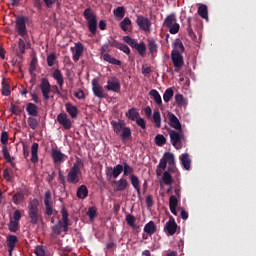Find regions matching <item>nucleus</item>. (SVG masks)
<instances>
[{
	"label": "nucleus",
	"instance_id": "nucleus-12",
	"mask_svg": "<svg viewBox=\"0 0 256 256\" xmlns=\"http://www.w3.org/2000/svg\"><path fill=\"white\" fill-rule=\"evenodd\" d=\"M15 29L18 35H20V37H25L27 35V24H26L25 16H21L17 18Z\"/></svg>",
	"mask_w": 256,
	"mask_h": 256
},
{
	"label": "nucleus",
	"instance_id": "nucleus-24",
	"mask_svg": "<svg viewBox=\"0 0 256 256\" xmlns=\"http://www.w3.org/2000/svg\"><path fill=\"white\" fill-rule=\"evenodd\" d=\"M31 163H39V143L34 142L31 146Z\"/></svg>",
	"mask_w": 256,
	"mask_h": 256
},
{
	"label": "nucleus",
	"instance_id": "nucleus-16",
	"mask_svg": "<svg viewBox=\"0 0 256 256\" xmlns=\"http://www.w3.org/2000/svg\"><path fill=\"white\" fill-rule=\"evenodd\" d=\"M57 121H58L59 125H61V127H63V129H66V131H69V129H71V127H73V122L71 121V119H69V116L67 115V113L58 114Z\"/></svg>",
	"mask_w": 256,
	"mask_h": 256
},
{
	"label": "nucleus",
	"instance_id": "nucleus-36",
	"mask_svg": "<svg viewBox=\"0 0 256 256\" xmlns=\"http://www.w3.org/2000/svg\"><path fill=\"white\" fill-rule=\"evenodd\" d=\"M174 49L172 51H178V53H185V46L183 45V42L181 39H176L173 43Z\"/></svg>",
	"mask_w": 256,
	"mask_h": 256
},
{
	"label": "nucleus",
	"instance_id": "nucleus-10",
	"mask_svg": "<svg viewBox=\"0 0 256 256\" xmlns=\"http://www.w3.org/2000/svg\"><path fill=\"white\" fill-rule=\"evenodd\" d=\"M169 135H170V142L173 145V147L175 149H181V147H183V144H181V141H183V134L176 130H170Z\"/></svg>",
	"mask_w": 256,
	"mask_h": 256
},
{
	"label": "nucleus",
	"instance_id": "nucleus-51",
	"mask_svg": "<svg viewBox=\"0 0 256 256\" xmlns=\"http://www.w3.org/2000/svg\"><path fill=\"white\" fill-rule=\"evenodd\" d=\"M58 181L60 185H63L64 187L67 185V178L65 177V174H63V170H61V167H58Z\"/></svg>",
	"mask_w": 256,
	"mask_h": 256
},
{
	"label": "nucleus",
	"instance_id": "nucleus-17",
	"mask_svg": "<svg viewBox=\"0 0 256 256\" xmlns=\"http://www.w3.org/2000/svg\"><path fill=\"white\" fill-rule=\"evenodd\" d=\"M107 91H112L113 93H119L121 91V83L117 78H111L107 81V85L105 86Z\"/></svg>",
	"mask_w": 256,
	"mask_h": 256
},
{
	"label": "nucleus",
	"instance_id": "nucleus-53",
	"mask_svg": "<svg viewBox=\"0 0 256 256\" xmlns=\"http://www.w3.org/2000/svg\"><path fill=\"white\" fill-rule=\"evenodd\" d=\"M8 229L11 233H17L19 231V222H15L14 220H10L8 224Z\"/></svg>",
	"mask_w": 256,
	"mask_h": 256
},
{
	"label": "nucleus",
	"instance_id": "nucleus-18",
	"mask_svg": "<svg viewBox=\"0 0 256 256\" xmlns=\"http://www.w3.org/2000/svg\"><path fill=\"white\" fill-rule=\"evenodd\" d=\"M112 185L114 187V191L116 192L125 191V189L129 187V182L125 178H120L119 180H114Z\"/></svg>",
	"mask_w": 256,
	"mask_h": 256
},
{
	"label": "nucleus",
	"instance_id": "nucleus-8",
	"mask_svg": "<svg viewBox=\"0 0 256 256\" xmlns=\"http://www.w3.org/2000/svg\"><path fill=\"white\" fill-rule=\"evenodd\" d=\"M123 173V165L122 164H117L116 166H108L105 169V175L107 181H111V179H117L119 175Z\"/></svg>",
	"mask_w": 256,
	"mask_h": 256
},
{
	"label": "nucleus",
	"instance_id": "nucleus-5",
	"mask_svg": "<svg viewBox=\"0 0 256 256\" xmlns=\"http://www.w3.org/2000/svg\"><path fill=\"white\" fill-rule=\"evenodd\" d=\"M123 41L127 43V45H129L132 49H136L140 57H145V53H147V45L145 42L142 41L137 43V41L131 36H123Z\"/></svg>",
	"mask_w": 256,
	"mask_h": 256
},
{
	"label": "nucleus",
	"instance_id": "nucleus-31",
	"mask_svg": "<svg viewBox=\"0 0 256 256\" xmlns=\"http://www.w3.org/2000/svg\"><path fill=\"white\" fill-rule=\"evenodd\" d=\"M144 233H147V235H155V233H157V225H155V222H148L144 226Z\"/></svg>",
	"mask_w": 256,
	"mask_h": 256
},
{
	"label": "nucleus",
	"instance_id": "nucleus-33",
	"mask_svg": "<svg viewBox=\"0 0 256 256\" xmlns=\"http://www.w3.org/2000/svg\"><path fill=\"white\" fill-rule=\"evenodd\" d=\"M126 117L130 121H137L139 117H141V114H139V111H137L135 108H131L126 112Z\"/></svg>",
	"mask_w": 256,
	"mask_h": 256
},
{
	"label": "nucleus",
	"instance_id": "nucleus-22",
	"mask_svg": "<svg viewBox=\"0 0 256 256\" xmlns=\"http://www.w3.org/2000/svg\"><path fill=\"white\" fill-rule=\"evenodd\" d=\"M168 118H169L170 126H172L173 129H176L177 131H183L181 122L179 121V118L175 116V114L168 113Z\"/></svg>",
	"mask_w": 256,
	"mask_h": 256
},
{
	"label": "nucleus",
	"instance_id": "nucleus-48",
	"mask_svg": "<svg viewBox=\"0 0 256 256\" xmlns=\"http://www.w3.org/2000/svg\"><path fill=\"white\" fill-rule=\"evenodd\" d=\"M25 199V195L21 192H17L13 197L12 201L15 205H19V203H23V200Z\"/></svg>",
	"mask_w": 256,
	"mask_h": 256
},
{
	"label": "nucleus",
	"instance_id": "nucleus-60",
	"mask_svg": "<svg viewBox=\"0 0 256 256\" xmlns=\"http://www.w3.org/2000/svg\"><path fill=\"white\" fill-rule=\"evenodd\" d=\"M0 141H1L2 145H4V146H6L7 143H9V134L6 131H3L1 133Z\"/></svg>",
	"mask_w": 256,
	"mask_h": 256
},
{
	"label": "nucleus",
	"instance_id": "nucleus-27",
	"mask_svg": "<svg viewBox=\"0 0 256 256\" xmlns=\"http://www.w3.org/2000/svg\"><path fill=\"white\" fill-rule=\"evenodd\" d=\"M65 107L68 115H70L72 119H77V115H79V110L77 109V106L71 103H66Z\"/></svg>",
	"mask_w": 256,
	"mask_h": 256
},
{
	"label": "nucleus",
	"instance_id": "nucleus-30",
	"mask_svg": "<svg viewBox=\"0 0 256 256\" xmlns=\"http://www.w3.org/2000/svg\"><path fill=\"white\" fill-rule=\"evenodd\" d=\"M26 111L31 117H37L39 115V107L31 102L26 105Z\"/></svg>",
	"mask_w": 256,
	"mask_h": 256
},
{
	"label": "nucleus",
	"instance_id": "nucleus-26",
	"mask_svg": "<svg viewBox=\"0 0 256 256\" xmlns=\"http://www.w3.org/2000/svg\"><path fill=\"white\" fill-rule=\"evenodd\" d=\"M84 47L83 44L78 42L75 44V49L73 50V61H79L81 55H83Z\"/></svg>",
	"mask_w": 256,
	"mask_h": 256
},
{
	"label": "nucleus",
	"instance_id": "nucleus-47",
	"mask_svg": "<svg viewBox=\"0 0 256 256\" xmlns=\"http://www.w3.org/2000/svg\"><path fill=\"white\" fill-rule=\"evenodd\" d=\"M155 143L158 147H163L167 143V138L163 134H158L155 136Z\"/></svg>",
	"mask_w": 256,
	"mask_h": 256
},
{
	"label": "nucleus",
	"instance_id": "nucleus-64",
	"mask_svg": "<svg viewBox=\"0 0 256 256\" xmlns=\"http://www.w3.org/2000/svg\"><path fill=\"white\" fill-rule=\"evenodd\" d=\"M136 125L141 127V129H147V122H145V119L141 118V116L136 120Z\"/></svg>",
	"mask_w": 256,
	"mask_h": 256
},
{
	"label": "nucleus",
	"instance_id": "nucleus-52",
	"mask_svg": "<svg viewBox=\"0 0 256 256\" xmlns=\"http://www.w3.org/2000/svg\"><path fill=\"white\" fill-rule=\"evenodd\" d=\"M46 62L48 67H53V65H55V63L57 62V56L55 55V53H50L47 56Z\"/></svg>",
	"mask_w": 256,
	"mask_h": 256
},
{
	"label": "nucleus",
	"instance_id": "nucleus-32",
	"mask_svg": "<svg viewBox=\"0 0 256 256\" xmlns=\"http://www.w3.org/2000/svg\"><path fill=\"white\" fill-rule=\"evenodd\" d=\"M76 195L78 199H87L89 195V190L87 189V186L81 185L80 187H78Z\"/></svg>",
	"mask_w": 256,
	"mask_h": 256
},
{
	"label": "nucleus",
	"instance_id": "nucleus-7",
	"mask_svg": "<svg viewBox=\"0 0 256 256\" xmlns=\"http://www.w3.org/2000/svg\"><path fill=\"white\" fill-rule=\"evenodd\" d=\"M163 27H167L171 35H177V33H179L180 26L179 23H177V17L175 14H170L165 18Z\"/></svg>",
	"mask_w": 256,
	"mask_h": 256
},
{
	"label": "nucleus",
	"instance_id": "nucleus-42",
	"mask_svg": "<svg viewBox=\"0 0 256 256\" xmlns=\"http://www.w3.org/2000/svg\"><path fill=\"white\" fill-rule=\"evenodd\" d=\"M153 122L155 123V127H157V129L161 128V112H159V110L154 111Z\"/></svg>",
	"mask_w": 256,
	"mask_h": 256
},
{
	"label": "nucleus",
	"instance_id": "nucleus-49",
	"mask_svg": "<svg viewBox=\"0 0 256 256\" xmlns=\"http://www.w3.org/2000/svg\"><path fill=\"white\" fill-rule=\"evenodd\" d=\"M162 181H163L164 185H172L173 177L171 176V174L169 172L165 171L162 176Z\"/></svg>",
	"mask_w": 256,
	"mask_h": 256
},
{
	"label": "nucleus",
	"instance_id": "nucleus-34",
	"mask_svg": "<svg viewBox=\"0 0 256 256\" xmlns=\"http://www.w3.org/2000/svg\"><path fill=\"white\" fill-rule=\"evenodd\" d=\"M122 167H123V176L124 177H129V175H133V173H135V169L129 165L127 162H123L122 163Z\"/></svg>",
	"mask_w": 256,
	"mask_h": 256
},
{
	"label": "nucleus",
	"instance_id": "nucleus-6",
	"mask_svg": "<svg viewBox=\"0 0 256 256\" xmlns=\"http://www.w3.org/2000/svg\"><path fill=\"white\" fill-rule=\"evenodd\" d=\"M109 52H111V46L109 45V42H108V43H105L100 49L101 57H103V60L106 61L107 63H110L111 65H118V67H121L122 65L121 60L113 58V56H111Z\"/></svg>",
	"mask_w": 256,
	"mask_h": 256
},
{
	"label": "nucleus",
	"instance_id": "nucleus-37",
	"mask_svg": "<svg viewBox=\"0 0 256 256\" xmlns=\"http://www.w3.org/2000/svg\"><path fill=\"white\" fill-rule=\"evenodd\" d=\"M149 95L153 97L155 103H157L158 105H163V100L161 99V94H159V91H157L156 89H152L150 90Z\"/></svg>",
	"mask_w": 256,
	"mask_h": 256
},
{
	"label": "nucleus",
	"instance_id": "nucleus-40",
	"mask_svg": "<svg viewBox=\"0 0 256 256\" xmlns=\"http://www.w3.org/2000/svg\"><path fill=\"white\" fill-rule=\"evenodd\" d=\"M198 15H200V17H202V19H208L209 18V12H208V9H207V5L201 4L198 7Z\"/></svg>",
	"mask_w": 256,
	"mask_h": 256
},
{
	"label": "nucleus",
	"instance_id": "nucleus-15",
	"mask_svg": "<svg viewBox=\"0 0 256 256\" xmlns=\"http://www.w3.org/2000/svg\"><path fill=\"white\" fill-rule=\"evenodd\" d=\"M39 87L44 101H49V94L51 93V83H49V80L42 78Z\"/></svg>",
	"mask_w": 256,
	"mask_h": 256
},
{
	"label": "nucleus",
	"instance_id": "nucleus-23",
	"mask_svg": "<svg viewBox=\"0 0 256 256\" xmlns=\"http://www.w3.org/2000/svg\"><path fill=\"white\" fill-rule=\"evenodd\" d=\"M19 239L15 235H8L7 245L9 256H13V250L15 249V244H17Z\"/></svg>",
	"mask_w": 256,
	"mask_h": 256
},
{
	"label": "nucleus",
	"instance_id": "nucleus-38",
	"mask_svg": "<svg viewBox=\"0 0 256 256\" xmlns=\"http://www.w3.org/2000/svg\"><path fill=\"white\" fill-rule=\"evenodd\" d=\"M132 22L131 19H129V17L124 18L120 23H119V27L120 29H122V31H129V27H131Z\"/></svg>",
	"mask_w": 256,
	"mask_h": 256
},
{
	"label": "nucleus",
	"instance_id": "nucleus-14",
	"mask_svg": "<svg viewBox=\"0 0 256 256\" xmlns=\"http://www.w3.org/2000/svg\"><path fill=\"white\" fill-rule=\"evenodd\" d=\"M92 91L94 93V96L98 97V99H105V97H107L103 86L99 84V80L97 78H94L92 80Z\"/></svg>",
	"mask_w": 256,
	"mask_h": 256
},
{
	"label": "nucleus",
	"instance_id": "nucleus-4",
	"mask_svg": "<svg viewBox=\"0 0 256 256\" xmlns=\"http://www.w3.org/2000/svg\"><path fill=\"white\" fill-rule=\"evenodd\" d=\"M83 17L87 21L88 30L91 35H97V14L92 8H86L83 12Z\"/></svg>",
	"mask_w": 256,
	"mask_h": 256
},
{
	"label": "nucleus",
	"instance_id": "nucleus-39",
	"mask_svg": "<svg viewBox=\"0 0 256 256\" xmlns=\"http://www.w3.org/2000/svg\"><path fill=\"white\" fill-rule=\"evenodd\" d=\"M25 49H26L25 40H23V38H19V40H18V51L16 52L17 57H21V55H25Z\"/></svg>",
	"mask_w": 256,
	"mask_h": 256
},
{
	"label": "nucleus",
	"instance_id": "nucleus-57",
	"mask_svg": "<svg viewBox=\"0 0 256 256\" xmlns=\"http://www.w3.org/2000/svg\"><path fill=\"white\" fill-rule=\"evenodd\" d=\"M135 216H133V214H128L126 215V223L127 225H129L130 227L135 228Z\"/></svg>",
	"mask_w": 256,
	"mask_h": 256
},
{
	"label": "nucleus",
	"instance_id": "nucleus-20",
	"mask_svg": "<svg viewBox=\"0 0 256 256\" xmlns=\"http://www.w3.org/2000/svg\"><path fill=\"white\" fill-rule=\"evenodd\" d=\"M165 159L168 161V171L170 173H175L177 171V168L175 167V155L171 152L164 153Z\"/></svg>",
	"mask_w": 256,
	"mask_h": 256
},
{
	"label": "nucleus",
	"instance_id": "nucleus-21",
	"mask_svg": "<svg viewBox=\"0 0 256 256\" xmlns=\"http://www.w3.org/2000/svg\"><path fill=\"white\" fill-rule=\"evenodd\" d=\"M130 179V183L132 185V187L135 189L138 197H141V182L139 181V176L132 174L129 177Z\"/></svg>",
	"mask_w": 256,
	"mask_h": 256
},
{
	"label": "nucleus",
	"instance_id": "nucleus-50",
	"mask_svg": "<svg viewBox=\"0 0 256 256\" xmlns=\"http://www.w3.org/2000/svg\"><path fill=\"white\" fill-rule=\"evenodd\" d=\"M113 13H114V17L123 19V17H125V7L119 6L113 10Z\"/></svg>",
	"mask_w": 256,
	"mask_h": 256
},
{
	"label": "nucleus",
	"instance_id": "nucleus-25",
	"mask_svg": "<svg viewBox=\"0 0 256 256\" xmlns=\"http://www.w3.org/2000/svg\"><path fill=\"white\" fill-rule=\"evenodd\" d=\"M2 155H3L4 159L7 161V163H10L11 167H13V169H15V167H16L15 157H11V154L9 153L7 146L2 147Z\"/></svg>",
	"mask_w": 256,
	"mask_h": 256
},
{
	"label": "nucleus",
	"instance_id": "nucleus-58",
	"mask_svg": "<svg viewBox=\"0 0 256 256\" xmlns=\"http://www.w3.org/2000/svg\"><path fill=\"white\" fill-rule=\"evenodd\" d=\"M35 255L36 256H49V254H46L45 249H43V246H36L35 248Z\"/></svg>",
	"mask_w": 256,
	"mask_h": 256
},
{
	"label": "nucleus",
	"instance_id": "nucleus-19",
	"mask_svg": "<svg viewBox=\"0 0 256 256\" xmlns=\"http://www.w3.org/2000/svg\"><path fill=\"white\" fill-rule=\"evenodd\" d=\"M164 231H167L168 235H175L177 233V222H175V218H169V221L166 222L164 227Z\"/></svg>",
	"mask_w": 256,
	"mask_h": 256
},
{
	"label": "nucleus",
	"instance_id": "nucleus-59",
	"mask_svg": "<svg viewBox=\"0 0 256 256\" xmlns=\"http://www.w3.org/2000/svg\"><path fill=\"white\" fill-rule=\"evenodd\" d=\"M177 205H179V200L176 196H170L169 198V207L177 208Z\"/></svg>",
	"mask_w": 256,
	"mask_h": 256
},
{
	"label": "nucleus",
	"instance_id": "nucleus-62",
	"mask_svg": "<svg viewBox=\"0 0 256 256\" xmlns=\"http://www.w3.org/2000/svg\"><path fill=\"white\" fill-rule=\"evenodd\" d=\"M10 112L12 113V115H19L20 113H22V110L21 107L15 104H11Z\"/></svg>",
	"mask_w": 256,
	"mask_h": 256
},
{
	"label": "nucleus",
	"instance_id": "nucleus-46",
	"mask_svg": "<svg viewBox=\"0 0 256 256\" xmlns=\"http://www.w3.org/2000/svg\"><path fill=\"white\" fill-rule=\"evenodd\" d=\"M2 95H4V97H9V95H11V87L7 81L2 82Z\"/></svg>",
	"mask_w": 256,
	"mask_h": 256
},
{
	"label": "nucleus",
	"instance_id": "nucleus-11",
	"mask_svg": "<svg viewBox=\"0 0 256 256\" xmlns=\"http://www.w3.org/2000/svg\"><path fill=\"white\" fill-rule=\"evenodd\" d=\"M51 157L54 165H61V163H65L69 156L63 154L61 150L53 148L51 151Z\"/></svg>",
	"mask_w": 256,
	"mask_h": 256
},
{
	"label": "nucleus",
	"instance_id": "nucleus-3",
	"mask_svg": "<svg viewBox=\"0 0 256 256\" xmlns=\"http://www.w3.org/2000/svg\"><path fill=\"white\" fill-rule=\"evenodd\" d=\"M28 219L31 225H37L41 219V210L39 209V200L33 199L28 203Z\"/></svg>",
	"mask_w": 256,
	"mask_h": 256
},
{
	"label": "nucleus",
	"instance_id": "nucleus-63",
	"mask_svg": "<svg viewBox=\"0 0 256 256\" xmlns=\"http://www.w3.org/2000/svg\"><path fill=\"white\" fill-rule=\"evenodd\" d=\"M108 45H110V47H115V49H119L121 43L115 40L113 37H110L108 40Z\"/></svg>",
	"mask_w": 256,
	"mask_h": 256
},
{
	"label": "nucleus",
	"instance_id": "nucleus-54",
	"mask_svg": "<svg viewBox=\"0 0 256 256\" xmlns=\"http://www.w3.org/2000/svg\"><path fill=\"white\" fill-rule=\"evenodd\" d=\"M37 63H38L37 57H33L30 62V67H29L30 75H33V73H35V71H37Z\"/></svg>",
	"mask_w": 256,
	"mask_h": 256
},
{
	"label": "nucleus",
	"instance_id": "nucleus-56",
	"mask_svg": "<svg viewBox=\"0 0 256 256\" xmlns=\"http://www.w3.org/2000/svg\"><path fill=\"white\" fill-rule=\"evenodd\" d=\"M96 215H97V207H90L87 212V216L89 217L90 221H93Z\"/></svg>",
	"mask_w": 256,
	"mask_h": 256
},
{
	"label": "nucleus",
	"instance_id": "nucleus-55",
	"mask_svg": "<svg viewBox=\"0 0 256 256\" xmlns=\"http://www.w3.org/2000/svg\"><path fill=\"white\" fill-rule=\"evenodd\" d=\"M175 101L178 107H183V105H185V98L183 97V94H176Z\"/></svg>",
	"mask_w": 256,
	"mask_h": 256
},
{
	"label": "nucleus",
	"instance_id": "nucleus-44",
	"mask_svg": "<svg viewBox=\"0 0 256 256\" xmlns=\"http://www.w3.org/2000/svg\"><path fill=\"white\" fill-rule=\"evenodd\" d=\"M27 123H28V126L30 127V129L35 130V129H37V127H39V120H37L33 116L28 117Z\"/></svg>",
	"mask_w": 256,
	"mask_h": 256
},
{
	"label": "nucleus",
	"instance_id": "nucleus-43",
	"mask_svg": "<svg viewBox=\"0 0 256 256\" xmlns=\"http://www.w3.org/2000/svg\"><path fill=\"white\" fill-rule=\"evenodd\" d=\"M53 205V198L51 195V190H47L44 194V207Z\"/></svg>",
	"mask_w": 256,
	"mask_h": 256
},
{
	"label": "nucleus",
	"instance_id": "nucleus-1",
	"mask_svg": "<svg viewBox=\"0 0 256 256\" xmlns=\"http://www.w3.org/2000/svg\"><path fill=\"white\" fill-rule=\"evenodd\" d=\"M110 125L112 126L114 133H116V135H120L122 143H127V141H131L133 139L131 128L127 126L125 120H112Z\"/></svg>",
	"mask_w": 256,
	"mask_h": 256
},
{
	"label": "nucleus",
	"instance_id": "nucleus-13",
	"mask_svg": "<svg viewBox=\"0 0 256 256\" xmlns=\"http://www.w3.org/2000/svg\"><path fill=\"white\" fill-rule=\"evenodd\" d=\"M171 59L175 69H181V67L185 65L183 54L179 53L177 50L171 51Z\"/></svg>",
	"mask_w": 256,
	"mask_h": 256
},
{
	"label": "nucleus",
	"instance_id": "nucleus-45",
	"mask_svg": "<svg viewBox=\"0 0 256 256\" xmlns=\"http://www.w3.org/2000/svg\"><path fill=\"white\" fill-rule=\"evenodd\" d=\"M173 95V88H167L163 94V100L165 101V103H169V101H171V99L173 98Z\"/></svg>",
	"mask_w": 256,
	"mask_h": 256
},
{
	"label": "nucleus",
	"instance_id": "nucleus-35",
	"mask_svg": "<svg viewBox=\"0 0 256 256\" xmlns=\"http://www.w3.org/2000/svg\"><path fill=\"white\" fill-rule=\"evenodd\" d=\"M148 49H149L150 55L157 53L159 49V45H157V42L155 41V39L153 38L148 39Z\"/></svg>",
	"mask_w": 256,
	"mask_h": 256
},
{
	"label": "nucleus",
	"instance_id": "nucleus-41",
	"mask_svg": "<svg viewBox=\"0 0 256 256\" xmlns=\"http://www.w3.org/2000/svg\"><path fill=\"white\" fill-rule=\"evenodd\" d=\"M52 235H61L63 232V221L59 220L58 224L51 227Z\"/></svg>",
	"mask_w": 256,
	"mask_h": 256
},
{
	"label": "nucleus",
	"instance_id": "nucleus-9",
	"mask_svg": "<svg viewBox=\"0 0 256 256\" xmlns=\"http://www.w3.org/2000/svg\"><path fill=\"white\" fill-rule=\"evenodd\" d=\"M136 25L139 27L140 31L144 33H151V20L143 15L136 16Z\"/></svg>",
	"mask_w": 256,
	"mask_h": 256
},
{
	"label": "nucleus",
	"instance_id": "nucleus-61",
	"mask_svg": "<svg viewBox=\"0 0 256 256\" xmlns=\"http://www.w3.org/2000/svg\"><path fill=\"white\" fill-rule=\"evenodd\" d=\"M186 31L188 32L189 37H195V32H193V28H191V17L187 19Z\"/></svg>",
	"mask_w": 256,
	"mask_h": 256
},
{
	"label": "nucleus",
	"instance_id": "nucleus-2",
	"mask_svg": "<svg viewBox=\"0 0 256 256\" xmlns=\"http://www.w3.org/2000/svg\"><path fill=\"white\" fill-rule=\"evenodd\" d=\"M83 165V161H81V159L78 158L67 173V183H69L70 185H77L78 183H80L81 168L83 167Z\"/></svg>",
	"mask_w": 256,
	"mask_h": 256
},
{
	"label": "nucleus",
	"instance_id": "nucleus-29",
	"mask_svg": "<svg viewBox=\"0 0 256 256\" xmlns=\"http://www.w3.org/2000/svg\"><path fill=\"white\" fill-rule=\"evenodd\" d=\"M52 77L53 79H55V81H57L60 89H62L65 83V80L63 79V73H61V70L55 69L52 73Z\"/></svg>",
	"mask_w": 256,
	"mask_h": 256
},
{
	"label": "nucleus",
	"instance_id": "nucleus-28",
	"mask_svg": "<svg viewBox=\"0 0 256 256\" xmlns=\"http://www.w3.org/2000/svg\"><path fill=\"white\" fill-rule=\"evenodd\" d=\"M179 159L184 169L186 171H189L191 169V158L189 157V154L187 153L181 154Z\"/></svg>",
	"mask_w": 256,
	"mask_h": 256
}]
</instances>
